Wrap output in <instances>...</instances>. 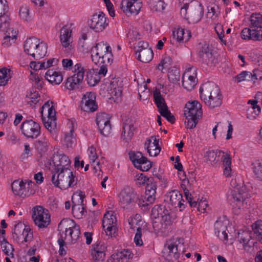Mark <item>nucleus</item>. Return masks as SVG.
Segmentation results:
<instances>
[{
    "label": "nucleus",
    "instance_id": "1",
    "mask_svg": "<svg viewBox=\"0 0 262 262\" xmlns=\"http://www.w3.org/2000/svg\"><path fill=\"white\" fill-rule=\"evenodd\" d=\"M200 97L210 108L221 106L222 96L219 86L213 82L204 83L200 89Z\"/></svg>",
    "mask_w": 262,
    "mask_h": 262
},
{
    "label": "nucleus",
    "instance_id": "2",
    "mask_svg": "<svg viewBox=\"0 0 262 262\" xmlns=\"http://www.w3.org/2000/svg\"><path fill=\"white\" fill-rule=\"evenodd\" d=\"M250 20V28L242 30L241 37L245 40H262V14L252 13Z\"/></svg>",
    "mask_w": 262,
    "mask_h": 262
},
{
    "label": "nucleus",
    "instance_id": "3",
    "mask_svg": "<svg viewBox=\"0 0 262 262\" xmlns=\"http://www.w3.org/2000/svg\"><path fill=\"white\" fill-rule=\"evenodd\" d=\"M52 182L55 187L67 189L76 185L77 180L70 169H66L65 171L53 173Z\"/></svg>",
    "mask_w": 262,
    "mask_h": 262
},
{
    "label": "nucleus",
    "instance_id": "4",
    "mask_svg": "<svg viewBox=\"0 0 262 262\" xmlns=\"http://www.w3.org/2000/svg\"><path fill=\"white\" fill-rule=\"evenodd\" d=\"M35 184L31 181H25L15 180L11 184L12 190L14 194L22 198H25L33 194L35 192Z\"/></svg>",
    "mask_w": 262,
    "mask_h": 262
},
{
    "label": "nucleus",
    "instance_id": "5",
    "mask_svg": "<svg viewBox=\"0 0 262 262\" xmlns=\"http://www.w3.org/2000/svg\"><path fill=\"white\" fill-rule=\"evenodd\" d=\"M248 195L246 186L243 185L240 188L231 190L228 195V200L234 208L240 209Z\"/></svg>",
    "mask_w": 262,
    "mask_h": 262
},
{
    "label": "nucleus",
    "instance_id": "6",
    "mask_svg": "<svg viewBox=\"0 0 262 262\" xmlns=\"http://www.w3.org/2000/svg\"><path fill=\"white\" fill-rule=\"evenodd\" d=\"M137 199L136 192L129 187L124 188L119 194L120 205L124 209H132L135 205Z\"/></svg>",
    "mask_w": 262,
    "mask_h": 262
},
{
    "label": "nucleus",
    "instance_id": "7",
    "mask_svg": "<svg viewBox=\"0 0 262 262\" xmlns=\"http://www.w3.org/2000/svg\"><path fill=\"white\" fill-rule=\"evenodd\" d=\"M20 129L24 135L28 138L35 139L40 134L39 124L32 119L24 121L21 124Z\"/></svg>",
    "mask_w": 262,
    "mask_h": 262
},
{
    "label": "nucleus",
    "instance_id": "8",
    "mask_svg": "<svg viewBox=\"0 0 262 262\" xmlns=\"http://www.w3.org/2000/svg\"><path fill=\"white\" fill-rule=\"evenodd\" d=\"M198 54L201 61L209 67H214L219 62L218 58L212 53L208 44H204L201 47Z\"/></svg>",
    "mask_w": 262,
    "mask_h": 262
},
{
    "label": "nucleus",
    "instance_id": "9",
    "mask_svg": "<svg viewBox=\"0 0 262 262\" xmlns=\"http://www.w3.org/2000/svg\"><path fill=\"white\" fill-rule=\"evenodd\" d=\"M107 18L105 14L100 12L99 14H93L88 21V24L91 29L96 32H102L108 25Z\"/></svg>",
    "mask_w": 262,
    "mask_h": 262
},
{
    "label": "nucleus",
    "instance_id": "10",
    "mask_svg": "<svg viewBox=\"0 0 262 262\" xmlns=\"http://www.w3.org/2000/svg\"><path fill=\"white\" fill-rule=\"evenodd\" d=\"M187 7L188 16L187 19H190L193 23L200 21L204 14L203 8L201 4L197 1L193 0L188 3Z\"/></svg>",
    "mask_w": 262,
    "mask_h": 262
},
{
    "label": "nucleus",
    "instance_id": "11",
    "mask_svg": "<svg viewBox=\"0 0 262 262\" xmlns=\"http://www.w3.org/2000/svg\"><path fill=\"white\" fill-rule=\"evenodd\" d=\"M117 222L115 215L113 211H108L105 213L103 218L102 226L105 229L107 235L115 236L117 231L116 223Z\"/></svg>",
    "mask_w": 262,
    "mask_h": 262
},
{
    "label": "nucleus",
    "instance_id": "12",
    "mask_svg": "<svg viewBox=\"0 0 262 262\" xmlns=\"http://www.w3.org/2000/svg\"><path fill=\"white\" fill-rule=\"evenodd\" d=\"M32 219L35 225L39 228L47 227L51 222L50 216L45 212L43 208L41 206H37L36 210H34Z\"/></svg>",
    "mask_w": 262,
    "mask_h": 262
},
{
    "label": "nucleus",
    "instance_id": "13",
    "mask_svg": "<svg viewBox=\"0 0 262 262\" xmlns=\"http://www.w3.org/2000/svg\"><path fill=\"white\" fill-rule=\"evenodd\" d=\"M110 117L105 113L97 115L96 122L100 134L103 136H107L111 133L112 127L110 124Z\"/></svg>",
    "mask_w": 262,
    "mask_h": 262
},
{
    "label": "nucleus",
    "instance_id": "14",
    "mask_svg": "<svg viewBox=\"0 0 262 262\" xmlns=\"http://www.w3.org/2000/svg\"><path fill=\"white\" fill-rule=\"evenodd\" d=\"M96 95L94 92H86L83 95L81 103V108L86 112H94L98 108V105L96 102Z\"/></svg>",
    "mask_w": 262,
    "mask_h": 262
},
{
    "label": "nucleus",
    "instance_id": "15",
    "mask_svg": "<svg viewBox=\"0 0 262 262\" xmlns=\"http://www.w3.org/2000/svg\"><path fill=\"white\" fill-rule=\"evenodd\" d=\"M196 71V68L192 67L182 76V85L188 91L192 90L197 83Z\"/></svg>",
    "mask_w": 262,
    "mask_h": 262
},
{
    "label": "nucleus",
    "instance_id": "16",
    "mask_svg": "<svg viewBox=\"0 0 262 262\" xmlns=\"http://www.w3.org/2000/svg\"><path fill=\"white\" fill-rule=\"evenodd\" d=\"M112 50L111 47L104 41L97 43L91 50V58L94 63H98L100 57Z\"/></svg>",
    "mask_w": 262,
    "mask_h": 262
},
{
    "label": "nucleus",
    "instance_id": "17",
    "mask_svg": "<svg viewBox=\"0 0 262 262\" xmlns=\"http://www.w3.org/2000/svg\"><path fill=\"white\" fill-rule=\"evenodd\" d=\"M52 162L54 172L56 173L65 171L66 169H70L69 167L70 165V160L69 157L64 154L54 156Z\"/></svg>",
    "mask_w": 262,
    "mask_h": 262
},
{
    "label": "nucleus",
    "instance_id": "18",
    "mask_svg": "<svg viewBox=\"0 0 262 262\" xmlns=\"http://www.w3.org/2000/svg\"><path fill=\"white\" fill-rule=\"evenodd\" d=\"M120 8L127 15H136L140 11L141 5L136 1L132 2L128 0H122L121 3Z\"/></svg>",
    "mask_w": 262,
    "mask_h": 262
},
{
    "label": "nucleus",
    "instance_id": "19",
    "mask_svg": "<svg viewBox=\"0 0 262 262\" xmlns=\"http://www.w3.org/2000/svg\"><path fill=\"white\" fill-rule=\"evenodd\" d=\"M136 127L131 120L127 119L123 123L121 139L125 143H128L132 139Z\"/></svg>",
    "mask_w": 262,
    "mask_h": 262
},
{
    "label": "nucleus",
    "instance_id": "20",
    "mask_svg": "<svg viewBox=\"0 0 262 262\" xmlns=\"http://www.w3.org/2000/svg\"><path fill=\"white\" fill-rule=\"evenodd\" d=\"M163 256L168 261L177 259L179 257L178 245L175 243H167L162 251Z\"/></svg>",
    "mask_w": 262,
    "mask_h": 262
},
{
    "label": "nucleus",
    "instance_id": "21",
    "mask_svg": "<svg viewBox=\"0 0 262 262\" xmlns=\"http://www.w3.org/2000/svg\"><path fill=\"white\" fill-rule=\"evenodd\" d=\"M182 197V194L176 190L169 192L166 195V198L167 199H169L171 206L174 208L179 207L180 210H182L185 208L183 203L184 201Z\"/></svg>",
    "mask_w": 262,
    "mask_h": 262
},
{
    "label": "nucleus",
    "instance_id": "22",
    "mask_svg": "<svg viewBox=\"0 0 262 262\" xmlns=\"http://www.w3.org/2000/svg\"><path fill=\"white\" fill-rule=\"evenodd\" d=\"M156 189L157 184L154 182V178H149V180L146 184L145 199L150 204H152L156 199Z\"/></svg>",
    "mask_w": 262,
    "mask_h": 262
},
{
    "label": "nucleus",
    "instance_id": "23",
    "mask_svg": "<svg viewBox=\"0 0 262 262\" xmlns=\"http://www.w3.org/2000/svg\"><path fill=\"white\" fill-rule=\"evenodd\" d=\"M133 257V254L128 249L113 254L107 262H130V259Z\"/></svg>",
    "mask_w": 262,
    "mask_h": 262
},
{
    "label": "nucleus",
    "instance_id": "24",
    "mask_svg": "<svg viewBox=\"0 0 262 262\" xmlns=\"http://www.w3.org/2000/svg\"><path fill=\"white\" fill-rule=\"evenodd\" d=\"M84 75L82 72H78L73 76L67 78L66 86L70 90H73L79 88V85L82 83Z\"/></svg>",
    "mask_w": 262,
    "mask_h": 262
},
{
    "label": "nucleus",
    "instance_id": "25",
    "mask_svg": "<svg viewBox=\"0 0 262 262\" xmlns=\"http://www.w3.org/2000/svg\"><path fill=\"white\" fill-rule=\"evenodd\" d=\"M40 40L35 37L27 38L24 42V52L32 57H35V51L36 49Z\"/></svg>",
    "mask_w": 262,
    "mask_h": 262
},
{
    "label": "nucleus",
    "instance_id": "26",
    "mask_svg": "<svg viewBox=\"0 0 262 262\" xmlns=\"http://www.w3.org/2000/svg\"><path fill=\"white\" fill-rule=\"evenodd\" d=\"M45 78L52 84H59L63 80V76L59 72H56L52 69L47 71L45 74Z\"/></svg>",
    "mask_w": 262,
    "mask_h": 262
},
{
    "label": "nucleus",
    "instance_id": "27",
    "mask_svg": "<svg viewBox=\"0 0 262 262\" xmlns=\"http://www.w3.org/2000/svg\"><path fill=\"white\" fill-rule=\"evenodd\" d=\"M72 30L67 26H63L60 30V39L62 45L64 48L68 47L71 40Z\"/></svg>",
    "mask_w": 262,
    "mask_h": 262
},
{
    "label": "nucleus",
    "instance_id": "28",
    "mask_svg": "<svg viewBox=\"0 0 262 262\" xmlns=\"http://www.w3.org/2000/svg\"><path fill=\"white\" fill-rule=\"evenodd\" d=\"M67 125L70 130V133H67L65 135L64 142L67 147H72L75 141V139L73 136L74 124L72 121L69 120Z\"/></svg>",
    "mask_w": 262,
    "mask_h": 262
},
{
    "label": "nucleus",
    "instance_id": "29",
    "mask_svg": "<svg viewBox=\"0 0 262 262\" xmlns=\"http://www.w3.org/2000/svg\"><path fill=\"white\" fill-rule=\"evenodd\" d=\"M136 55L139 61L144 63H148L152 60L154 53L151 49L149 48L139 51V53Z\"/></svg>",
    "mask_w": 262,
    "mask_h": 262
},
{
    "label": "nucleus",
    "instance_id": "30",
    "mask_svg": "<svg viewBox=\"0 0 262 262\" xmlns=\"http://www.w3.org/2000/svg\"><path fill=\"white\" fill-rule=\"evenodd\" d=\"M253 238H256L262 243V221L258 220L251 226Z\"/></svg>",
    "mask_w": 262,
    "mask_h": 262
},
{
    "label": "nucleus",
    "instance_id": "31",
    "mask_svg": "<svg viewBox=\"0 0 262 262\" xmlns=\"http://www.w3.org/2000/svg\"><path fill=\"white\" fill-rule=\"evenodd\" d=\"M12 75V71L6 68L0 70V86H5L8 84V81Z\"/></svg>",
    "mask_w": 262,
    "mask_h": 262
},
{
    "label": "nucleus",
    "instance_id": "32",
    "mask_svg": "<svg viewBox=\"0 0 262 262\" xmlns=\"http://www.w3.org/2000/svg\"><path fill=\"white\" fill-rule=\"evenodd\" d=\"M237 240L240 243L243 244L244 248H246L247 244L253 237L252 233L248 230L240 231L238 232Z\"/></svg>",
    "mask_w": 262,
    "mask_h": 262
},
{
    "label": "nucleus",
    "instance_id": "33",
    "mask_svg": "<svg viewBox=\"0 0 262 262\" xmlns=\"http://www.w3.org/2000/svg\"><path fill=\"white\" fill-rule=\"evenodd\" d=\"M35 148L40 154L45 153L48 150V141L45 137L37 140L34 143Z\"/></svg>",
    "mask_w": 262,
    "mask_h": 262
},
{
    "label": "nucleus",
    "instance_id": "34",
    "mask_svg": "<svg viewBox=\"0 0 262 262\" xmlns=\"http://www.w3.org/2000/svg\"><path fill=\"white\" fill-rule=\"evenodd\" d=\"M186 37H184L186 34L185 30L183 28H178L177 30L173 31V36L174 38H176L178 41H187L191 37V32L189 30H187Z\"/></svg>",
    "mask_w": 262,
    "mask_h": 262
},
{
    "label": "nucleus",
    "instance_id": "35",
    "mask_svg": "<svg viewBox=\"0 0 262 262\" xmlns=\"http://www.w3.org/2000/svg\"><path fill=\"white\" fill-rule=\"evenodd\" d=\"M128 155L130 160L136 168L138 167V163H143V161L147 160V158L144 157L142 152L140 151L135 152L131 151L129 152Z\"/></svg>",
    "mask_w": 262,
    "mask_h": 262
},
{
    "label": "nucleus",
    "instance_id": "36",
    "mask_svg": "<svg viewBox=\"0 0 262 262\" xmlns=\"http://www.w3.org/2000/svg\"><path fill=\"white\" fill-rule=\"evenodd\" d=\"M80 234V227L75 225L72 227L69 228V244H72L76 242Z\"/></svg>",
    "mask_w": 262,
    "mask_h": 262
},
{
    "label": "nucleus",
    "instance_id": "37",
    "mask_svg": "<svg viewBox=\"0 0 262 262\" xmlns=\"http://www.w3.org/2000/svg\"><path fill=\"white\" fill-rule=\"evenodd\" d=\"M47 45L43 41H40L35 51L34 59L38 60L43 57L47 52Z\"/></svg>",
    "mask_w": 262,
    "mask_h": 262
},
{
    "label": "nucleus",
    "instance_id": "38",
    "mask_svg": "<svg viewBox=\"0 0 262 262\" xmlns=\"http://www.w3.org/2000/svg\"><path fill=\"white\" fill-rule=\"evenodd\" d=\"M100 77L97 73L90 70H86L85 80L90 86H95L100 81Z\"/></svg>",
    "mask_w": 262,
    "mask_h": 262
},
{
    "label": "nucleus",
    "instance_id": "39",
    "mask_svg": "<svg viewBox=\"0 0 262 262\" xmlns=\"http://www.w3.org/2000/svg\"><path fill=\"white\" fill-rule=\"evenodd\" d=\"M148 4L153 11L162 12L165 8L163 0H148Z\"/></svg>",
    "mask_w": 262,
    "mask_h": 262
},
{
    "label": "nucleus",
    "instance_id": "40",
    "mask_svg": "<svg viewBox=\"0 0 262 262\" xmlns=\"http://www.w3.org/2000/svg\"><path fill=\"white\" fill-rule=\"evenodd\" d=\"M252 169L255 178L262 181V161H256L252 164Z\"/></svg>",
    "mask_w": 262,
    "mask_h": 262
},
{
    "label": "nucleus",
    "instance_id": "41",
    "mask_svg": "<svg viewBox=\"0 0 262 262\" xmlns=\"http://www.w3.org/2000/svg\"><path fill=\"white\" fill-rule=\"evenodd\" d=\"M221 154H223L222 157V161L223 162V164L224 167V174L227 176H229L230 174L229 172L231 171L230 166L231 164V159L230 156L229 154H225L223 151Z\"/></svg>",
    "mask_w": 262,
    "mask_h": 262
},
{
    "label": "nucleus",
    "instance_id": "42",
    "mask_svg": "<svg viewBox=\"0 0 262 262\" xmlns=\"http://www.w3.org/2000/svg\"><path fill=\"white\" fill-rule=\"evenodd\" d=\"M168 210L162 205H156L152 209L151 216L156 219H159L163 214H164Z\"/></svg>",
    "mask_w": 262,
    "mask_h": 262
},
{
    "label": "nucleus",
    "instance_id": "43",
    "mask_svg": "<svg viewBox=\"0 0 262 262\" xmlns=\"http://www.w3.org/2000/svg\"><path fill=\"white\" fill-rule=\"evenodd\" d=\"M226 228V226L224 225L223 222L220 221H216L214 224V231L215 233L218 236H219V233L220 232H222V234L223 235L224 239H227L228 235L226 232L225 229Z\"/></svg>",
    "mask_w": 262,
    "mask_h": 262
},
{
    "label": "nucleus",
    "instance_id": "44",
    "mask_svg": "<svg viewBox=\"0 0 262 262\" xmlns=\"http://www.w3.org/2000/svg\"><path fill=\"white\" fill-rule=\"evenodd\" d=\"M52 104V102H50L49 101L46 102L42 106L41 108L42 110L47 109L48 110V119L49 120H52L54 121L56 120V112L53 108V106L51 104Z\"/></svg>",
    "mask_w": 262,
    "mask_h": 262
},
{
    "label": "nucleus",
    "instance_id": "45",
    "mask_svg": "<svg viewBox=\"0 0 262 262\" xmlns=\"http://www.w3.org/2000/svg\"><path fill=\"white\" fill-rule=\"evenodd\" d=\"M222 150H208L205 154V158L207 161L210 162H213L214 164L216 163L218 160H216L217 156H220L221 154Z\"/></svg>",
    "mask_w": 262,
    "mask_h": 262
},
{
    "label": "nucleus",
    "instance_id": "46",
    "mask_svg": "<svg viewBox=\"0 0 262 262\" xmlns=\"http://www.w3.org/2000/svg\"><path fill=\"white\" fill-rule=\"evenodd\" d=\"M72 214L73 216L78 219L82 218L86 213L85 206H72Z\"/></svg>",
    "mask_w": 262,
    "mask_h": 262
},
{
    "label": "nucleus",
    "instance_id": "47",
    "mask_svg": "<svg viewBox=\"0 0 262 262\" xmlns=\"http://www.w3.org/2000/svg\"><path fill=\"white\" fill-rule=\"evenodd\" d=\"M113 61V54L112 50H110L107 52L105 53L103 56H102L99 59L98 63H94L97 65H101L103 63L105 65L111 64Z\"/></svg>",
    "mask_w": 262,
    "mask_h": 262
},
{
    "label": "nucleus",
    "instance_id": "48",
    "mask_svg": "<svg viewBox=\"0 0 262 262\" xmlns=\"http://www.w3.org/2000/svg\"><path fill=\"white\" fill-rule=\"evenodd\" d=\"M28 226L25 224L19 222L16 224L14 228V231L12 233L13 238L15 239L17 237H20L22 232H24Z\"/></svg>",
    "mask_w": 262,
    "mask_h": 262
},
{
    "label": "nucleus",
    "instance_id": "49",
    "mask_svg": "<svg viewBox=\"0 0 262 262\" xmlns=\"http://www.w3.org/2000/svg\"><path fill=\"white\" fill-rule=\"evenodd\" d=\"M30 227H27L25 230H24L25 231L21 233L20 237H17L15 239L17 240V242H21V243L27 242L33 237L32 233H30Z\"/></svg>",
    "mask_w": 262,
    "mask_h": 262
},
{
    "label": "nucleus",
    "instance_id": "50",
    "mask_svg": "<svg viewBox=\"0 0 262 262\" xmlns=\"http://www.w3.org/2000/svg\"><path fill=\"white\" fill-rule=\"evenodd\" d=\"M172 64V58L169 56H165L158 64V68L162 71L163 69H169Z\"/></svg>",
    "mask_w": 262,
    "mask_h": 262
},
{
    "label": "nucleus",
    "instance_id": "51",
    "mask_svg": "<svg viewBox=\"0 0 262 262\" xmlns=\"http://www.w3.org/2000/svg\"><path fill=\"white\" fill-rule=\"evenodd\" d=\"M151 142V140L150 139H146L145 145L146 146L147 152L150 156H157L159 154L161 150V148L156 147H154V148L151 147V146H149Z\"/></svg>",
    "mask_w": 262,
    "mask_h": 262
},
{
    "label": "nucleus",
    "instance_id": "52",
    "mask_svg": "<svg viewBox=\"0 0 262 262\" xmlns=\"http://www.w3.org/2000/svg\"><path fill=\"white\" fill-rule=\"evenodd\" d=\"M19 16L26 21H29L31 20V16L30 14L29 8L27 6H23L19 9Z\"/></svg>",
    "mask_w": 262,
    "mask_h": 262
},
{
    "label": "nucleus",
    "instance_id": "53",
    "mask_svg": "<svg viewBox=\"0 0 262 262\" xmlns=\"http://www.w3.org/2000/svg\"><path fill=\"white\" fill-rule=\"evenodd\" d=\"M180 72L178 70H171L169 71L168 78L169 80L173 83L177 82L180 80Z\"/></svg>",
    "mask_w": 262,
    "mask_h": 262
},
{
    "label": "nucleus",
    "instance_id": "54",
    "mask_svg": "<svg viewBox=\"0 0 262 262\" xmlns=\"http://www.w3.org/2000/svg\"><path fill=\"white\" fill-rule=\"evenodd\" d=\"M2 248L3 249V252L5 254L8 256L12 255V257H13L14 254L12 252L9 253L10 248L12 249L13 251L14 249L12 247V245L9 244L7 241L4 236H3V241L1 242Z\"/></svg>",
    "mask_w": 262,
    "mask_h": 262
},
{
    "label": "nucleus",
    "instance_id": "55",
    "mask_svg": "<svg viewBox=\"0 0 262 262\" xmlns=\"http://www.w3.org/2000/svg\"><path fill=\"white\" fill-rule=\"evenodd\" d=\"M161 116L166 118V119L170 123L173 124L174 123L176 118L171 113L168 107L164 110H162L160 112Z\"/></svg>",
    "mask_w": 262,
    "mask_h": 262
},
{
    "label": "nucleus",
    "instance_id": "56",
    "mask_svg": "<svg viewBox=\"0 0 262 262\" xmlns=\"http://www.w3.org/2000/svg\"><path fill=\"white\" fill-rule=\"evenodd\" d=\"M42 122H43L45 127L50 132L52 133L54 131L56 127V121L47 119L45 118L42 117Z\"/></svg>",
    "mask_w": 262,
    "mask_h": 262
},
{
    "label": "nucleus",
    "instance_id": "57",
    "mask_svg": "<svg viewBox=\"0 0 262 262\" xmlns=\"http://www.w3.org/2000/svg\"><path fill=\"white\" fill-rule=\"evenodd\" d=\"M185 123L187 128L190 129L194 128L198 122L199 118L187 116H185Z\"/></svg>",
    "mask_w": 262,
    "mask_h": 262
},
{
    "label": "nucleus",
    "instance_id": "58",
    "mask_svg": "<svg viewBox=\"0 0 262 262\" xmlns=\"http://www.w3.org/2000/svg\"><path fill=\"white\" fill-rule=\"evenodd\" d=\"M7 12L6 11L5 14L0 15V29H5L8 27L10 17Z\"/></svg>",
    "mask_w": 262,
    "mask_h": 262
},
{
    "label": "nucleus",
    "instance_id": "59",
    "mask_svg": "<svg viewBox=\"0 0 262 262\" xmlns=\"http://www.w3.org/2000/svg\"><path fill=\"white\" fill-rule=\"evenodd\" d=\"M202 114V110L191 109L190 110H185L184 112L185 116L193 117L196 118H199Z\"/></svg>",
    "mask_w": 262,
    "mask_h": 262
},
{
    "label": "nucleus",
    "instance_id": "60",
    "mask_svg": "<svg viewBox=\"0 0 262 262\" xmlns=\"http://www.w3.org/2000/svg\"><path fill=\"white\" fill-rule=\"evenodd\" d=\"M127 37L130 42H133L141 38V34L136 29L130 30L127 34Z\"/></svg>",
    "mask_w": 262,
    "mask_h": 262
},
{
    "label": "nucleus",
    "instance_id": "61",
    "mask_svg": "<svg viewBox=\"0 0 262 262\" xmlns=\"http://www.w3.org/2000/svg\"><path fill=\"white\" fill-rule=\"evenodd\" d=\"M141 222V216L139 214H136L133 217H130L128 219V223L130 228L134 229L135 225L139 224Z\"/></svg>",
    "mask_w": 262,
    "mask_h": 262
},
{
    "label": "nucleus",
    "instance_id": "62",
    "mask_svg": "<svg viewBox=\"0 0 262 262\" xmlns=\"http://www.w3.org/2000/svg\"><path fill=\"white\" fill-rule=\"evenodd\" d=\"M151 167V163L147 159L146 161H143V163H138L137 169L142 171H148Z\"/></svg>",
    "mask_w": 262,
    "mask_h": 262
},
{
    "label": "nucleus",
    "instance_id": "63",
    "mask_svg": "<svg viewBox=\"0 0 262 262\" xmlns=\"http://www.w3.org/2000/svg\"><path fill=\"white\" fill-rule=\"evenodd\" d=\"M160 218H161L160 220L164 227L166 228L171 224V220L169 215V210L164 214H163Z\"/></svg>",
    "mask_w": 262,
    "mask_h": 262
},
{
    "label": "nucleus",
    "instance_id": "64",
    "mask_svg": "<svg viewBox=\"0 0 262 262\" xmlns=\"http://www.w3.org/2000/svg\"><path fill=\"white\" fill-rule=\"evenodd\" d=\"M159 220V219L156 220L155 219V220L152 221V227L155 231L162 232L163 230L166 229V228L164 227V225L162 223L161 220H160V221Z\"/></svg>",
    "mask_w": 262,
    "mask_h": 262
}]
</instances>
